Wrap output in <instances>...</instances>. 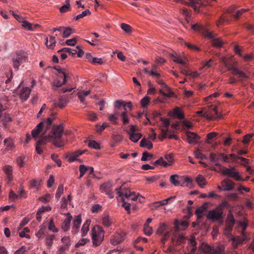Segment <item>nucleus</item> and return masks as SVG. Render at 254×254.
<instances>
[{
    "mask_svg": "<svg viewBox=\"0 0 254 254\" xmlns=\"http://www.w3.org/2000/svg\"><path fill=\"white\" fill-rule=\"evenodd\" d=\"M52 121V118H48L38 124L32 130V136L35 139L41 138L36 142L38 145H44L48 142H52L57 147H62L64 145L65 141L62 137L64 132L62 124L53 126L50 134L48 136L45 135L47 131L51 128Z\"/></svg>",
    "mask_w": 254,
    "mask_h": 254,
    "instance_id": "1",
    "label": "nucleus"
},
{
    "mask_svg": "<svg viewBox=\"0 0 254 254\" xmlns=\"http://www.w3.org/2000/svg\"><path fill=\"white\" fill-rule=\"evenodd\" d=\"M191 28L201 33L205 37L211 40L213 46L217 48L222 46L223 43L221 39L216 38L212 32L205 29L202 25L195 24L191 26Z\"/></svg>",
    "mask_w": 254,
    "mask_h": 254,
    "instance_id": "2",
    "label": "nucleus"
},
{
    "mask_svg": "<svg viewBox=\"0 0 254 254\" xmlns=\"http://www.w3.org/2000/svg\"><path fill=\"white\" fill-rule=\"evenodd\" d=\"M239 225L242 228L241 234L243 237L240 236L233 237L232 240V244L234 249H237L238 246L243 243L245 241L250 239V237L247 235L245 230L248 226V223L246 221H241L239 223Z\"/></svg>",
    "mask_w": 254,
    "mask_h": 254,
    "instance_id": "3",
    "label": "nucleus"
},
{
    "mask_svg": "<svg viewBox=\"0 0 254 254\" xmlns=\"http://www.w3.org/2000/svg\"><path fill=\"white\" fill-rule=\"evenodd\" d=\"M221 62L223 63L224 67L227 68V70L231 71L233 74L238 76L240 81H243L249 78V76L246 72L241 71L235 67L234 64L229 63L226 58H222L221 59Z\"/></svg>",
    "mask_w": 254,
    "mask_h": 254,
    "instance_id": "4",
    "label": "nucleus"
},
{
    "mask_svg": "<svg viewBox=\"0 0 254 254\" xmlns=\"http://www.w3.org/2000/svg\"><path fill=\"white\" fill-rule=\"evenodd\" d=\"M91 238L93 246L96 247L101 245L104 238V231L102 228L99 226H94L92 229Z\"/></svg>",
    "mask_w": 254,
    "mask_h": 254,
    "instance_id": "5",
    "label": "nucleus"
},
{
    "mask_svg": "<svg viewBox=\"0 0 254 254\" xmlns=\"http://www.w3.org/2000/svg\"><path fill=\"white\" fill-rule=\"evenodd\" d=\"M199 248L203 254H222L224 251L223 245L211 247L207 244H202Z\"/></svg>",
    "mask_w": 254,
    "mask_h": 254,
    "instance_id": "6",
    "label": "nucleus"
},
{
    "mask_svg": "<svg viewBox=\"0 0 254 254\" xmlns=\"http://www.w3.org/2000/svg\"><path fill=\"white\" fill-rule=\"evenodd\" d=\"M223 175L232 177L238 181H243V179L240 176L239 173L234 168H227L222 167L220 170Z\"/></svg>",
    "mask_w": 254,
    "mask_h": 254,
    "instance_id": "7",
    "label": "nucleus"
},
{
    "mask_svg": "<svg viewBox=\"0 0 254 254\" xmlns=\"http://www.w3.org/2000/svg\"><path fill=\"white\" fill-rule=\"evenodd\" d=\"M223 210L221 206L209 211L207 218L212 221H220L223 218Z\"/></svg>",
    "mask_w": 254,
    "mask_h": 254,
    "instance_id": "8",
    "label": "nucleus"
},
{
    "mask_svg": "<svg viewBox=\"0 0 254 254\" xmlns=\"http://www.w3.org/2000/svg\"><path fill=\"white\" fill-rule=\"evenodd\" d=\"M12 60L14 68L18 69L20 64L26 62L28 58L25 54H19L15 58H13Z\"/></svg>",
    "mask_w": 254,
    "mask_h": 254,
    "instance_id": "9",
    "label": "nucleus"
},
{
    "mask_svg": "<svg viewBox=\"0 0 254 254\" xmlns=\"http://www.w3.org/2000/svg\"><path fill=\"white\" fill-rule=\"evenodd\" d=\"M126 234L121 231L117 232L114 236L113 238L111 239V243L113 245H117L120 244L125 240Z\"/></svg>",
    "mask_w": 254,
    "mask_h": 254,
    "instance_id": "10",
    "label": "nucleus"
},
{
    "mask_svg": "<svg viewBox=\"0 0 254 254\" xmlns=\"http://www.w3.org/2000/svg\"><path fill=\"white\" fill-rule=\"evenodd\" d=\"M177 2H181L182 3L185 4L187 5L190 6L194 9V11L196 12H199V7L197 6V4L202 5L201 0H189V2H186L185 0H174Z\"/></svg>",
    "mask_w": 254,
    "mask_h": 254,
    "instance_id": "11",
    "label": "nucleus"
},
{
    "mask_svg": "<svg viewBox=\"0 0 254 254\" xmlns=\"http://www.w3.org/2000/svg\"><path fill=\"white\" fill-rule=\"evenodd\" d=\"M222 157H223V153H222L218 154L211 153L209 156L210 161L214 163L215 166L219 167L220 170L223 167L219 163V161L221 160Z\"/></svg>",
    "mask_w": 254,
    "mask_h": 254,
    "instance_id": "12",
    "label": "nucleus"
},
{
    "mask_svg": "<svg viewBox=\"0 0 254 254\" xmlns=\"http://www.w3.org/2000/svg\"><path fill=\"white\" fill-rule=\"evenodd\" d=\"M221 184L224 190H231L235 186V183L228 179L222 181Z\"/></svg>",
    "mask_w": 254,
    "mask_h": 254,
    "instance_id": "13",
    "label": "nucleus"
},
{
    "mask_svg": "<svg viewBox=\"0 0 254 254\" xmlns=\"http://www.w3.org/2000/svg\"><path fill=\"white\" fill-rule=\"evenodd\" d=\"M100 190L104 191L110 198L114 197V193L112 191V185L110 183H105L100 186Z\"/></svg>",
    "mask_w": 254,
    "mask_h": 254,
    "instance_id": "14",
    "label": "nucleus"
},
{
    "mask_svg": "<svg viewBox=\"0 0 254 254\" xmlns=\"http://www.w3.org/2000/svg\"><path fill=\"white\" fill-rule=\"evenodd\" d=\"M174 224L175 231H179L185 230L189 226V222L186 220L179 221L178 220H176Z\"/></svg>",
    "mask_w": 254,
    "mask_h": 254,
    "instance_id": "15",
    "label": "nucleus"
},
{
    "mask_svg": "<svg viewBox=\"0 0 254 254\" xmlns=\"http://www.w3.org/2000/svg\"><path fill=\"white\" fill-rule=\"evenodd\" d=\"M31 92V90L29 87H25L22 89L19 93V97L22 102L27 100Z\"/></svg>",
    "mask_w": 254,
    "mask_h": 254,
    "instance_id": "16",
    "label": "nucleus"
},
{
    "mask_svg": "<svg viewBox=\"0 0 254 254\" xmlns=\"http://www.w3.org/2000/svg\"><path fill=\"white\" fill-rule=\"evenodd\" d=\"M121 188L117 189V194L119 196L121 197V199L122 201H125L124 197L127 198V197H129L130 195H129L131 193V191L128 189H124L123 190V191H121L120 190Z\"/></svg>",
    "mask_w": 254,
    "mask_h": 254,
    "instance_id": "17",
    "label": "nucleus"
},
{
    "mask_svg": "<svg viewBox=\"0 0 254 254\" xmlns=\"http://www.w3.org/2000/svg\"><path fill=\"white\" fill-rule=\"evenodd\" d=\"M2 170L6 175L7 181H11L13 179L12 167L9 165H5L3 167Z\"/></svg>",
    "mask_w": 254,
    "mask_h": 254,
    "instance_id": "18",
    "label": "nucleus"
},
{
    "mask_svg": "<svg viewBox=\"0 0 254 254\" xmlns=\"http://www.w3.org/2000/svg\"><path fill=\"white\" fill-rule=\"evenodd\" d=\"M84 152V150L82 151L80 150H77L75 152H74L67 155L66 156V158L69 162H72L75 160L77 157H78L81 154H83Z\"/></svg>",
    "mask_w": 254,
    "mask_h": 254,
    "instance_id": "19",
    "label": "nucleus"
},
{
    "mask_svg": "<svg viewBox=\"0 0 254 254\" xmlns=\"http://www.w3.org/2000/svg\"><path fill=\"white\" fill-rule=\"evenodd\" d=\"M187 137L190 144L196 142V140L199 138V136L194 132L191 131L187 132Z\"/></svg>",
    "mask_w": 254,
    "mask_h": 254,
    "instance_id": "20",
    "label": "nucleus"
},
{
    "mask_svg": "<svg viewBox=\"0 0 254 254\" xmlns=\"http://www.w3.org/2000/svg\"><path fill=\"white\" fill-rule=\"evenodd\" d=\"M71 219L72 216L69 214H67L62 225V228L64 231H67L69 229Z\"/></svg>",
    "mask_w": 254,
    "mask_h": 254,
    "instance_id": "21",
    "label": "nucleus"
},
{
    "mask_svg": "<svg viewBox=\"0 0 254 254\" xmlns=\"http://www.w3.org/2000/svg\"><path fill=\"white\" fill-rule=\"evenodd\" d=\"M118 115L119 112L115 111L114 114H108V120L113 124L117 125L118 124Z\"/></svg>",
    "mask_w": 254,
    "mask_h": 254,
    "instance_id": "22",
    "label": "nucleus"
},
{
    "mask_svg": "<svg viewBox=\"0 0 254 254\" xmlns=\"http://www.w3.org/2000/svg\"><path fill=\"white\" fill-rule=\"evenodd\" d=\"M235 223V220L232 213H229L227 217L226 225L228 228L231 230Z\"/></svg>",
    "mask_w": 254,
    "mask_h": 254,
    "instance_id": "23",
    "label": "nucleus"
},
{
    "mask_svg": "<svg viewBox=\"0 0 254 254\" xmlns=\"http://www.w3.org/2000/svg\"><path fill=\"white\" fill-rule=\"evenodd\" d=\"M161 121L163 122L164 126L167 128L166 129H162L163 138H166L167 136L168 129L170 124V122L169 119L167 118H161Z\"/></svg>",
    "mask_w": 254,
    "mask_h": 254,
    "instance_id": "24",
    "label": "nucleus"
},
{
    "mask_svg": "<svg viewBox=\"0 0 254 254\" xmlns=\"http://www.w3.org/2000/svg\"><path fill=\"white\" fill-rule=\"evenodd\" d=\"M181 180V176H179L176 174L171 175L170 177L171 183L175 186H178L180 185Z\"/></svg>",
    "mask_w": 254,
    "mask_h": 254,
    "instance_id": "25",
    "label": "nucleus"
},
{
    "mask_svg": "<svg viewBox=\"0 0 254 254\" xmlns=\"http://www.w3.org/2000/svg\"><path fill=\"white\" fill-rule=\"evenodd\" d=\"M180 185L182 187H189L191 184L192 180L188 177H181Z\"/></svg>",
    "mask_w": 254,
    "mask_h": 254,
    "instance_id": "26",
    "label": "nucleus"
},
{
    "mask_svg": "<svg viewBox=\"0 0 254 254\" xmlns=\"http://www.w3.org/2000/svg\"><path fill=\"white\" fill-rule=\"evenodd\" d=\"M56 43L55 37L54 36H50L49 40L48 38L46 39L45 44L49 48H53L55 46Z\"/></svg>",
    "mask_w": 254,
    "mask_h": 254,
    "instance_id": "27",
    "label": "nucleus"
},
{
    "mask_svg": "<svg viewBox=\"0 0 254 254\" xmlns=\"http://www.w3.org/2000/svg\"><path fill=\"white\" fill-rule=\"evenodd\" d=\"M90 220H87L84 223L83 225L81 228V233L82 236L84 237L87 234L89 230V225L90 224Z\"/></svg>",
    "mask_w": 254,
    "mask_h": 254,
    "instance_id": "28",
    "label": "nucleus"
},
{
    "mask_svg": "<svg viewBox=\"0 0 254 254\" xmlns=\"http://www.w3.org/2000/svg\"><path fill=\"white\" fill-rule=\"evenodd\" d=\"M140 146L141 147H146L148 149H151L153 147V144L149 140L143 138L140 142Z\"/></svg>",
    "mask_w": 254,
    "mask_h": 254,
    "instance_id": "29",
    "label": "nucleus"
},
{
    "mask_svg": "<svg viewBox=\"0 0 254 254\" xmlns=\"http://www.w3.org/2000/svg\"><path fill=\"white\" fill-rule=\"evenodd\" d=\"M55 107L59 106L60 108L62 109L65 107L67 103V100L63 97L59 98V103L57 104L56 101H54Z\"/></svg>",
    "mask_w": 254,
    "mask_h": 254,
    "instance_id": "30",
    "label": "nucleus"
},
{
    "mask_svg": "<svg viewBox=\"0 0 254 254\" xmlns=\"http://www.w3.org/2000/svg\"><path fill=\"white\" fill-rule=\"evenodd\" d=\"M196 182L200 187L203 188L206 185V179L203 176L198 175L196 178Z\"/></svg>",
    "mask_w": 254,
    "mask_h": 254,
    "instance_id": "31",
    "label": "nucleus"
},
{
    "mask_svg": "<svg viewBox=\"0 0 254 254\" xmlns=\"http://www.w3.org/2000/svg\"><path fill=\"white\" fill-rule=\"evenodd\" d=\"M0 120L2 122L3 125L6 126V123L11 121V117L8 114L3 113L2 112V116L0 117Z\"/></svg>",
    "mask_w": 254,
    "mask_h": 254,
    "instance_id": "32",
    "label": "nucleus"
},
{
    "mask_svg": "<svg viewBox=\"0 0 254 254\" xmlns=\"http://www.w3.org/2000/svg\"><path fill=\"white\" fill-rule=\"evenodd\" d=\"M231 20L227 18L225 15H222L219 18V20L216 22L217 26L223 25L224 23L226 22L229 23Z\"/></svg>",
    "mask_w": 254,
    "mask_h": 254,
    "instance_id": "33",
    "label": "nucleus"
},
{
    "mask_svg": "<svg viewBox=\"0 0 254 254\" xmlns=\"http://www.w3.org/2000/svg\"><path fill=\"white\" fill-rule=\"evenodd\" d=\"M168 226L165 223H160L158 228L157 230V234L159 235H163L165 233L166 230L167 229Z\"/></svg>",
    "mask_w": 254,
    "mask_h": 254,
    "instance_id": "34",
    "label": "nucleus"
},
{
    "mask_svg": "<svg viewBox=\"0 0 254 254\" xmlns=\"http://www.w3.org/2000/svg\"><path fill=\"white\" fill-rule=\"evenodd\" d=\"M129 139L134 142H137L142 136L141 133L138 132L129 134Z\"/></svg>",
    "mask_w": 254,
    "mask_h": 254,
    "instance_id": "35",
    "label": "nucleus"
},
{
    "mask_svg": "<svg viewBox=\"0 0 254 254\" xmlns=\"http://www.w3.org/2000/svg\"><path fill=\"white\" fill-rule=\"evenodd\" d=\"M153 164L155 166L161 165L165 167L171 165L170 164L167 163L166 161H164L163 157H160L159 159L153 162Z\"/></svg>",
    "mask_w": 254,
    "mask_h": 254,
    "instance_id": "36",
    "label": "nucleus"
},
{
    "mask_svg": "<svg viewBox=\"0 0 254 254\" xmlns=\"http://www.w3.org/2000/svg\"><path fill=\"white\" fill-rule=\"evenodd\" d=\"M81 222V219L80 215H78L75 217L73 223V227L74 229H78L80 227V224Z\"/></svg>",
    "mask_w": 254,
    "mask_h": 254,
    "instance_id": "37",
    "label": "nucleus"
},
{
    "mask_svg": "<svg viewBox=\"0 0 254 254\" xmlns=\"http://www.w3.org/2000/svg\"><path fill=\"white\" fill-rule=\"evenodd\" d=\"M66 75L64 74L63 82H61V81L58 79H55L53 83V85L56 87H61L63 85H64L66 83Z\"/></svg>",
    "mask_w": 254,
    "mask_h": 254,
    "instance_id": "38",
    "label": "nucleus"
},
{
    "mask_svg": "<svg viewBox=\"0 0 254 254\" xmlns=\"http://www.w3.org/2000/svg\"><path fill=\"white\" fill-rule=\"evenodd\" d=\"M190 252L189 254H194L196 250V242L194 239H191L190 241Z\"/></svg>",
    "mask_w": 254,
    "mask_h": 254,
    "instance_id": "39",
    "label": "nucleus"
},
{
    "mask_svg": "<svg viewBox=\"0 0 254 254\" xmlns=\"http://www.w3.org/2000/svg\"><path fill=\"white\" fill-rule=\"evenodd\" d=\"M172 57L173 58V61L176 63H179L183 65H185L187 63V60L186 58H184V59H183L181 58L178 57L177 56L174 55H172Z\"/></svg>",
    "mask_w": 254,
    "mask_h": 254,
    "instance_id": "40",
    "label": "nucleus"
},
{
    "mask_svg": "<svg viewBox=\"0 0 254 254\" xmlns=\"http://www.w3.org/2000/svg\"><path fill=\"white\" fill-rule=\"evenodd\" d=\"M74 32L73 30L70 27H65L63 33V37L66 38L70 36V35Z\"/></svg>",
    "mask_w": 254,
    "mask_h": 254,
    "instance_id": "41",
    "label": "nucleus"
},
{
    "mask_svg": "<svg viewBox=\"0 0 254 254\" xmlns=\"http://www.w3.org/2000/svg\"><path fill=\"white\" fill-rule=\"evenodd\" d=\"M173 114L179 119L181 120L184 118V114L181 111L180 108L178 107H176L174 109Z\"/></svg>",
    "mask_w": 254,
    "mask_h": 254,
    "instance_id": "42",
    "label": "nucleus"
},
{
    "mask_svg": "<svg viewBox=\"0 0 254 254\" xmlns=\"http://www.w3.org/2000/svg\"><path fill=\"white\" fill-rule=\"evenodd\" d=\"M4 143L6 145L7 150H11L13 147V142L10 138H7L4 139Z\"/></svg>",
    "mask_w": 254,
    "mask_h": 254,
    "instance_id": "43",
    "label": "nucleus"
},
{
    "mask_svg": "<svg viewBox=\"0 0 254 254\" xmlns=\"http://www.w3.org/2000/svg\"><path fill=\"white\" fill-rule=\"evenodd\" d=\"M193 154L194 156L197 159H200L201 160L206 159V156L202 154L199 149H197L196 151H195Z\"/></svg>",
    "mask_w": 254,
    "mask_h": 254,
    "instance_id": "44",
    "label": "nucleus"
},
{
    "mask_svg": "<svg viewBox=\"0 0 254 254\" xmlns=\"http://www.w3.org/2000/svg\"><path fill=\"white\" fill-rule=\"evenodd\" d=\"M88 146L89 147L95 149H99L100 148V144L94 140H89Z\"/></svg>",
    "mask_w": 254,
    "mask_h": 254,
    "instance_id": "45",
    "label": "nucleus"
},
{
    "mask_svg": "<svg viewBox=\"0 0 254 254\" xmlns=\"http://www.w3.org/2000/svg\"><path fill=\"white\" fill-rule=\"evenodd\" d=\"M149 102L150 98L148 96L144 97L140 101L141 106L143 108L147 107Z\"/></svg>",
    "mask_w": 254,
    "mask_h": 254,
    "instance_id": "46",
    "label": "nucleus"
},
{
    "mask_svg": "<svg viewBox=\"0 0 254 254\" xmlns=\"http://www.w3.org/2000/svg\"><path fill=\"white\" fill-rule=\"evenodd\" d=\"M90 14H91V12L89 11V10L86 9L85 11H83L81 14L77 15L75 17V19L76 20H78L85 16L90 15Z\"/></svg>",
    "mask_w": 254,
    "mask_h": 254,
    "instance_id": "47",
    "label": "nucleus"
},
{
    "mask_svg": "<svg viewBox=\"0 0 254 254\" xmlns=\"http://www.w3.org/2000/svg\"><path fill=\"white\" fill-rule=\"evenodd\" d=\"M153 229L149 225H144V232L147 236H150L152 234Z\"/></svg>",
    "mask_w": 254,
    "mask_h": 254,
    "instance_id": "48",
    "label": "nucleus"
},
{
    "mask_svg": "<svg viewBox=\"0 0 254 254\" xmlns=\"http://www.w3.org/2000/svg\"><path fill=\"white\" fill-rule=\"evenodd\" d=\"M64 192V186L63 185H60L57 189L56 193V197L57 199H59L62 193Z\"/></svg>",
    "mask_w": 254,
    "mask_h": 254,
    "instance_id": "49",
    "label": "nucleus"
},
{
    "mask_svg": "<svg viewBox=\"0 0 254 254\" xmlns=\"http://www.w3.org/2000/svg\"><path fill=\"white\" fill-rule=\"evenodd\" d=\"M247 10V9L244 8H242L240 10H238L236 11V14H233V16L236 19H238L240 18V17Z\"/></svg>",
    "mask_w": 254,
    "mask_h": 254,
    "instance_id": "50",
    "label": "nucleus"
},
{
    "mask_svg": "<svg viewBox=\"0 0 254 254\" xmlns=\"http://www.w3.org/2000/svg\"><path fill=\"white\" fill-rule=\"evenodd\" d=\"M218 135V133L215 132H211L208 133L206 135V142L208 144L210 143V140L213 139Z\"/></svg>",
    "mask_w": 254,
    "mask_h": 254,
    "instance_id": "51",
    "label": "nucleus"
},
{
    "mask_svg": "<svg viewBox=\"0 0 254 254\" xmlns=\"http://www.w3.org/2000/svg\"><path fill=\"white\" fill-rule=\"evenodd\" d=\"M127 111H124L121 113L123 122L124 125L127 124L129 123V119L127 115Z\"/></svg>",
    "mask_w": 254,
    "mask_h": 254,
    "instance_id": "52",
    "label": "nucleus"
},
{
    "mask_svg": "<svg viewBox=\"0 0 254 254\" xmlns=\"http://www.w3.org/2000/svg\"><path fill=\"white\" fill-rule=\"evenodd\" d=\"M79 169L80 171V176L79 178H81L83 176L85 172L87 171V166L84 165H80L79 166Z\"/></svg>",
    "mask_w": 254,
    "mask_h": 254,
    "instance_id": "53",
    "label": "nucleus"
},
{
    "mask_svg": "<svg viewBox=\"0 0 254 254\" xmlns=\"http://www.w3.org/2000/svg\"><path fill=\"white\" fill-rule=\"evenodd\" d=\"M48 228L50 231H52V232L55 233L57 232L58 231V229L56 228L54 225L53 219H51L50 220Z\"/></svg>",
    "mask_w": 254,
    "mask_h": 254,
    "instance_id": "54",
    "label": "nucleus"
},
{
    "mask_svg": "<svg viewBox=\"0 0 254 254\" xmlns=\"http://www.w3.org/2000/svg\"><path fill=\"white\" fill-rule=\"evenodd\" d=\"M51 158L52 159V160L55 162L58 165V166L59 167H60L62 165V161L61 160H60L59 159H58V155L57 154H53L51 155Z\"/></svg>",
    "mask_w": 254,
    "mask_h": 254,
    "instance_id": "55",
    "label": "nucleus"
},
{
    "mask_svg": "<svg viewBox=\"0 0 254 254\" xmlns=\"http://www.w3.org/2000/svg\"><path fill=\"white\" fill-rule=\"evenodd\" d=\"M22 26L27 30H34L33 25L26 21L23 22Z\"/></svg>",
    "mask_w": 254,
    "mask_h": 254,
    "instance_id": "56",
    "label": "nucleus"
},
{
    "mask_svg": "<svg viewBox=\"0 0 254 254\" xmlns=\"http://www.w3.org/2000/svg\"><path fill=\"white\" fill-rule=\"evenodd\" d=\"M254 135V134H247L246 135L244 136L243 139V142L244 144H247L248 143L251 138L253 137Z\"/></svg>",
    "mask_w": 254,
    "mask_h": 254,
    "instance_id": "57",
    "label": "nucleus"
},
{
    "mask_svg": "<svg viewBox=\"0 0 254 254\" xmlns=\"http://www.w3.org/2000/svg\"><path fill=\"white\" fill-rule=\"evenodd\" d=\"M122 29L127 33H130L131 32V27L128 24L126 23H122L121 24Z\"/></svg>",
    "mask_w": 254,
    "mask_h": 254,
    "instance_id": "58",
    "label": "nucleus"
},
{
    "mask_svg": "<svg viewBox=\"0 0 254 254\" xmlns=\"http://www.w3.org/2000/svg\"><path fill=\"white\" fill-rule=\"evenodd\" d=\"M45 212V209L43 208H41L38 210L36 213V219L39 222H40L42 219L41 215Z\"/></svg>",
    "mask_w": 254,
    "mask_h": 254,
    "instance_id": "59",
    "label": "nucleus"
},
{
    "mask_svg": "<svg viewBox=\"0 0 254 254\" xmlns=\"http://www.w3.org/2000/svg\"><path fill=\"white\" fill-rule=\"evenodd\" d=\"M88 117L91 121H96L98 119L96 114L93 112H89L88 113Z\"/></svg>",
    "mask_w": 254,
    "mask_h": 254,
    "instance_id": "60",
    "label": "nucleus"
},
{
    "mask_svg": "<svg viewBox=\"0 0 254 254\" xmlns=\"http://www.w3.org/2000/svg\"><path fill=\"white\" fill-rule=\"evenodd\" d=\"M76 41H77L76 38H74L72 39L67 40L65 42V44L68 46H73L76 44Z\"/></svg>",
    "mask_w": 254,
    "mask_h": 254,
    "instance_id": "61",
    "label": "nucleus"
},
{
    "mask_svg": "<svg viewBox=\"0 0 254 254\" xmlns=\"http://www.w3.org/2000/svg\"><path fill=\"white\" fill-rule=\"evenodd\" d=\"M152 155L151 154H149L148 152L145 151L142 154V157L141 159V160L142 161H146L147 160L148 158L149 157H152Z\"/></svg>",
    "mask_w": 254,
    "mask_h": 254,
    "instance_id": "62",
    "label": "nucleus"
},
{
    "mask_svg": "<svg viewBox=\"0 0 254 254\" xmlns=\"http://www.w3.org/2000/svg\"><path fill=\"white\" fill-rule=\"evenodd\" d=\"M185 243V238L182 235H179L177 239L176 243L178 245H181Z\"/></svg>",
    "mask_w": 254,
    "mask_h": 254,
    "instance_id": "63",
    "label": "nucleus"
},
{
    "mask_svg": "<svg viewBox=\"0 0 254 254\" xmlns=\"http://www.w3.org/2000/svg\"><path fill=\"white\" fill-rule=\"evenodd\" d=\"M102 223L105 226L107 227L109 226L111 224V222L108 216H105L103 217Z\"/></svg>",
    "mask_w": 254,
    "mask_h": 254,
    "instance_id": "64",
    "label": "nucleus"
}]
</instances>
